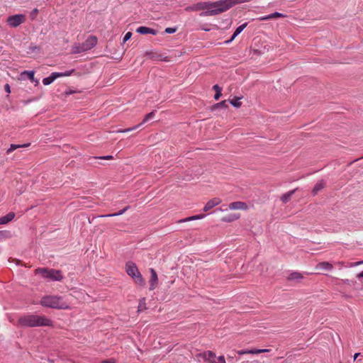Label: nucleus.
<instances>
[{
  "label": "nucleus",
  "instance_id": "42",
  "mask_svg": "<svg viewBox=\"0 0 363 363\" xmlns=\"http://www.w3.org/2000/svg\"><path fill=\"white\" fill-rule=\"evenodd\" d=\"M33 11H34V13H37L38 11V9H35Z\"/></svg>",
  "mask_w": 363,
  "mask_h": 363
},
{
  "label": "nucleus",
  "instance_id": "26",
  "mask_svg": "<svg viewBox=\"0 0 363 363\" xmlns=\"http://www.w3.org/2000/svg\"><path fill=\"white\" fill-rule=\"evenodd\" d=\"M213 89L215 90L216 91V94H215V96H214V99L216 100H218L219 98L221 96V91H222V89L218 85V84H216L213 86Z\"/></svg>",
  "mask_w": 363,
  "mask_h": 363
},
{
  "label": "nucleus",
  "instance_id": "35",
  "mask_svg": "<svg viewBox=\"0 0 363 363\" xmlns=\"http://www.w3.org/2000/svg\"><path fill=\"white\" fill-rule=\"evenodd\" d=\"M95 159H101V160H113V157L112 155H106V156H102V157H96Z\"/></svg>",
  "mask_w": 363,
  "mask_h": 363
},
{
  "label": "nucleus",
  "instance_id": "30",
  "mask_svg": "<svg viewBox=\"0 0 363 363\" xmlns=\"http://www.w3.org/2000/svg\"><path fill=\"white\" fill-rule=\"evenodd\" d=\"M239 99H240L239 98L233 99H232V100L230 101V104H231L233 106H235V107H236V108H239V107H240V106H241V104H241V102H240V101H239Z\"/></svg>",
  "mask_w": 363,
  "mask_h": 363
},
{
  "label": "nucleus",
  "instance_id": "41",
  "mask_svg": "<svg viewBox=\"0 0 363 363\" xmlns=\"http://www.w3.org/2000/svg\"><path fill=\"white\" fill-rule=\"evenodd\" d=\"M358 277H363V271L357 275Z\"/></svg>",
  "mask_w": 363,
  "mask_h": 363
},
{
  "label": "nucleus",
  "instance_id": "21",
  "mask_svg": "<svg viewBox=\"0 0 363 363\" xmlns=\"http://www.w3.org/2000/svg\"><path fill=\"white\" fill-rule=\"evenodd\" d=\"M57 78V72H52L48 77L43 79L44 85H49L52 83Z\"/></svg>",
  "mask_w": 363,
  "mask_h": 363
},
{
  "label": "nucleus",
  "instance_id": "37",
  "mask_svg": "<svg viewBox=\"0 0 363 363\" xmlns=\"http://www.w3.org/2000/svg\"><path fill=\"white\" fill-rule=\"evenodd\" d=\"M4 89H5V91H6L8 94L11 93V88H10V86H9V84H6L4 86Z\"/></svg>",
  "mask_w": 363,
  "mask_h": 363
},
{
  "label": "nucleus",
  "instance_id": "17",
  "mask_svg": "<svg viewBox=\"0 0 363 363\" xmlns=\"http://www.w3.org/2000/svg\"><path fill=\"white\" fill-rule=\"evenodd\" d=\"M15 217V213L13 212H10L6 216L0 218V225L7 224L9 222L11 221Z\"/></svg>",
  "mask_w": 363,
  "mask_h": 363
},
{
  "label": "nucleus",
  "instance_id": "10",
  "mask_svg": "<svg viewBox=\"0 0 363 363\" xmlns=\"http://www.w3.org/2000/svg\"><path fill=\"white\" fill-rule=\"evenodd\" d=\"M229 208L230 210H243L246 211L248 209V206L246 203L242 201H235L229 204Z\"/></svg>",
  "mask_w": 363,
  "mask_h": 363
},
{
  "label": "nucleus",
  "instance_id": "34",
  "mask_svg": "<svg viewBox=\"0 0 363 363\" xmlns=\"http://www.w3.org/2000/svg\"><path fill=\"white\" fill-rule=\"evenodd\" d=\"M216 107H221V108H227L228 105L226 104V101H223L220 103H218L215 106Z\"/></svg>",
  "mask_w": 363,
  "mask_h": 363
},
{
  "label": "nucleus",
  "instance_id": "4",
  "mask_svg": "<svg viewBox=\"0 0 363 363\" xmlns=\"http://www.w3.org/2000/svg\"><path fill=\"white\" fill-rule=\"evenodd\" d=\"M19 324L27 327L51 325L50 319H19Z\"/></svg>",
  "mask_w": 363,
  "mask_h": 363
},
{
  "label": "nucleus",
  "instance_id": "14",
  "mask_svg": "<svg viewBox=\"0 0 363 363\" xmlns=\"http://www.w3.org/2000/svg\"><path fill=\"white\" fill-rule=\"evenodd\" d=\"M136 32L140 34H143V35L149 34V33L152 34V35H156L157 33V30H155L152 28H150L145 27V26L138 27L136 30Z\"/></svg>",
  "mask_w": 363,
  "mask_h": 363
},
{
  "label": "nucleus",
  "instance_id": "16",
  "mask_svg": "<svg viewBox=\"0 0 363 363\" xmlns=\"http://www.w3.org/2000/svg\"><path fill=\"white\" fill-rule=\"evenodd\" d=\"M316 269L321 270L330 271L333 269L332 264L328 262H321L316 265Z\"/></svg>",
  "mask_w": 363,
  "mask_h": 363
},
{
  "label": "nucleus",
  "instance_id": "3",
  "mask_svg": "<svg viewBox=\"0 0 363 363\" xmlns=\"http://www.w3.org/2000/svg\"><path fill=\"white\" fill-rule=\"evenodd\" d=\"M125 269L127 274L131 277L135 279V281L139 284L143 285L145 284V281L142 277L140 273L139 272L138 267L133 262H128L125 265Z\"/></svg>",
  "mask_w": 363,
  "mask_h": 363
},
{
  "label": "nucleus",
  "instance_id": "33",
  "mask_svg": "<svg viewBox=\"0 0 363 363\" xmlns=\"http://www.w3.org/2000/svg\"><path fill=\"white\" fill-rule=\"evenodd\" d=\"M177 30V28H167L164 31L166 33L171 34V33H174Z\"/></svg>",
  "mask_w": 363,
  "mask_h": 363
},
{
  "label": "nucleus",
  "instance_id": "39",
  "mask_svg": "<svg viewBox=\"0 0 363 363\" xmlns=\"http://www.w3.org/2000/svg\"><path fill=\"white\" fill-rule=\"evenodd\" d=\"M363 264V261H359V262H354V263H352L350 264L351 267H354V266H358V265H360Z\"/></svg>",
  "mask_w": 363,
  "mask_h": 363
},
{
  "label": "nucleus",
  "instance_id": "36",
  "mask_svg": "<svg viewBox=\"0 0 363 363\" xmlns=\"http://www.w3.org/2000/svg\"><path fill=\"white\" fill-rule=\"evenodd\" d=\"M132 36V33L131 32H128L126 33V34L125 35L124 38H123V43H125L126 41H128Z\"/></svg>",
  "mask_w": 363,
  "mask_h": 363
},
{
  "label": "nucleus",
  "instance_id": "2",
  "mask_svg": "<svg viewBox=\"0 0 363 363\" xmlns=\"http://www.w3.org/2000/svg\"><path fill=\"white\" fill-rule=\"evenodd\" d=\"M35 272L36 274H40L42 277L50 281H61L63 279L61 271L54 269L38 268Z\"/></svg>",
  "mask_w": 363,
  "mask_h": 363
},
{
  "label": "nucleus",
  "instance_id": "27",
  "mask_svg": "<svg viewBox=\"0 0 363 363\" xmlns=\"http://www.w3.org/2000/svg\"><path fill=\"white\" fill-rule=\"evenodd\" d=\"M27 75L28 79L31 81V82H35L36 84H38V80H35V78H34V72L33 71H24L23 72H22V75Z\"/></svg>",
  "mask_w": 363,
  "mask_h": 363
},
{
  "label": "nucleus",
  "instance_id": "15",
  "mask_svg": "<svg viewBox=\"0 0 363 363\" xmlns=\"http://www.w3.org/2000/svg\"><path fill=\"white\" fill-rule=\"evenodd\" d=\"M303 279V274L298 272H292L287 277L289 281H300Z\"/></svg>",
  "mask_w": 363,
  "mask_h": 363
},
{
  "label": "nucleus",
  "instance_id": "24",
  "mask_svg": "<svg viewBox=\"0 0 363 363\" xmlns=\"http://www.w3.org/2000/svg\"><path fill=\"white\" fill-rule=\"evenodd\" d=\"M284 16H285L283 13H281L279 12H275L274 13H272L270 15H268V16L261 18V20L266 21V20H269L272 18H281V17H284Z\"/></svg>",
  "mask_w": 363,
  "mask_h": 363
},
{
  "label": "nucleus",
  "instance_id": "7",
  "mask_svg": "<svg viewBox=\"0 0 363 363\" xmlns=\"http://www.w3.org/2000/svg\"><path fill=\"white\" fill-rule=\"evenodd\" d=\"M185 10L186 11H203V10L207 11L206 1L199 2L194 5L187 6L185 9Z\"/></svg>",
  "mask_w": 363,
  "mask_h": 363
},
{
  "label": "nucleus",
  "instance_id": "31",
  "mask_svg": "<svg viewBox=\"0 0 363 363\" xmlns=\"http://www.w3.org/2000/svg\"><path fill=\"white\" fill-rule=\"evenodd\" d=\"M146 56H147L148 58H150V59H154V60H160V55H157L156 53H154V52H147Z\"/></svg>",
  "mask_w": 363,
  "mask_h": 363
},
{
  "label": "nucleus",
  "instance_id": "19",
  "mask_svg": "<svg viewBox=\"0 0 363 363\" xmlns=\"http://www.w3.org/2000/svg\"><path fill=\"white\" fill-rule=\"evenodd\" d=\"M30 145V143H25V144H23V145H16V144H11L10 145V147L6 150V154L7 155H9L11 154L13 151L17 150L18 148H20V147H28Z\"/></svg>",
  "mask_w": 363,
  "mask_h": 363
},
{
  "label": "nucleus",
  "instance_id": "13",
  "mask_svg": "<svg viewBox=\"0 0 363 363\" xmlns=\"http://www.w3.org/2000/svg\"><path fill=\"white\" fill-rule=\"evenodd\" d=\"M150 272L151 274L150 280V289L154 290L157 285V281H158L157 274L155 270L152 268H151L150 269Z\"/></svg>",
  "mask_w": 363,
  "mask_h": 363
},
{
  "label": "nucleus",
  "instance_id": "32",
  "mask_svg": "<svg viewBox=\"0 0 363 363\" xmlns=\"http://www.w3.org/2000/svg\"><path fill=\"white\" fill-rule=\"evenodd\" d=\"M10 236H11V234L9 231H6V230H1L0 231V237L7 238H9Z\"/></svg>",
  "mask_w": 363,
  "mask_h": 363
},
{
  "label": "nucleus",
  "instance_id": "18",
  "mask_svg": "<svg viewBox=\"0 0 363 363\" xmlns=\"http://www.w3.org/2000/svg\"><path fill=\"white\" fill-rule=\"evenodd\" d=\"M298 189H294L288 191L287 193L284 194L280 199L284 203H286L291 198L292 195L296 192Z\"/></svg>",
  "mask_w": 363,
  "mask_h": 363
},
{
  "label": "nucleus",
  "instance_id": "40",
  "mask_svg": "<svg viewBox=\"0 0 363 363\" xmlns=\"http://www.w3.org/2000/svg\"><path fill=\"white\" fill-rule=\"evenodd\" d=\"M360 355V353H356L354 355V360H355Z\"/></svg>",
  "mask_w": 363,
  "mask_h": 363
},
{
  "label": "nucleus",
  "instance_id": "22",
  "mask_svg": "<svg viewBox=\"0 0 363 363\" xmlns=\"http://www.w3.org/2000/svg\"><path fill=\"white\" fill-rule=\"evenodd\" d=\"M205 214H200L196 216H190L184 219H181L178 221V223H184L188 222L191 220H198V219H202L205 217Z\"/></svg>",
  "mask_w": 363,
  "mask_h": 363
},
{
  "label": "nucleus",
  "instance_id": "6",
  "mask_svg": "<svg viewBox=\"0 0 363 363\" xmlns=\"http://www.w3.org/2000/svg\"><path fill=\"white\" fill-rule=\"evenodd\" d=\"M26 21V16L23 14H16L11 16L7 18V23L13 28H16Z\"/></svg>",
  "mask_w": 363,
  "mask_h": 363
},
{
  "label": "nucleus",
  "instance_id": "23",
  "mask_svg": "<svg viewBox=\"0 0 363 363\" xmlns=\"http://www.w3.org/2000/svg\"><path fill=\"white\" fill-rule=\"evenodd\" d=\"M247 25V23H243L242 25L238 26L236 28L235 31L234 32L231 39L228 42L233 40L235 38V37L237 35H238L246 28Z\"/></svg>",
  "mask_w": 363,
  "mask_h": 363
},
{
  "label": "nucleus",
  "instance_id": "9",
  "mask_svg": "<svg viewBox=\"0 0 363 363\" xmlns=\"http://www.w3.org/2000/svg\"><path fill=\"white\" fill-rule=\"evenodd\" d=\"M97 43V38L95 36L89 37L83 44V50H90Z\"/></svg>",
  "mask_w": 363,
  "mask_h": 363
},
{
  "label": "nucleus",
  "instance_id": "8",
  "mask_svg": "<svg viewBox=\"0 0 363 363\" xmlns=\"http://www.w3.org/2000/svg\"><path fill=\"white\" fill-rule=\"evenodd\" d=\"M154 116H155V111H152V112L149 113L148 114H147V115L145 116V118H144V119H143V122H142L140 124H139V125H136V126H134V127H133V128H127V129H124V130H117V132H118V133H126V132H129V131H131V130H135L137 128H138L139 126H140L142 124H143V123H146V122H147V121H148L150 119L152 118Z\"/></svg>",
  "mask_w": 363,
  "mask_h": 363
},
{
  "label": "nucleus",
  "instance_id": "28",
  "mask_svg": "<svg viewBox=\"0 0 363 363\" xmlns=\"http://www.w3.org/2000/svg\"><path fill=\"white\" fill-rule=\"evenodd\" d=\"M128 208H129V206H126L123 210L118 211V213L101 216V217H111V216H120V215L123 214Z\"/></svg>",
  "mask_w": 363,
  "mask_h": 363
},
{
  "label": "nucleus",
  "instance_id": "5",
  "mask_svg": "<svg viewBox=\"0 0 363 363\" xmlns=\"http://www.w3.org/2000/svg\"><path fill=\"white\" fill-rule=\"evenodd\" d=\"M197 358H202L209 363H225L224 356L216 357V354L212 351H207L196 354Z\"/></svg>",
  "mask_w": 363,
  "mask_h": 363
},
{
  "label": "nucleus",
  "instance_id": "11",
  "mask_svg": "<svg viewBox=\"0 0 363 363\" xmlns=\"http://www.w3.org/2000/svg\"><path fill=\"white\" fill-rule=\"evenodd\" d=\"M270 350L269 349H252V350H239L237 353L240 355L245 354H257L264 352H269Z\"/></svg>",
  "mask_w": 363,
  "mask_h": 363
},
{
  "label": "nucleus",
  "instance_id": "38",
  "mask_svg": "<svg viewBox=\"0 0 363 363\" xmlns=\"http://www.w3.org/2000/svg\"><path fill=\"white\" fill-rule=\"evenodd\" d=\"M101 363H116V360L114 359H109L101 362Z\"/></svg>",
  "mask_w": 363,
  "mask_h": 363
},
{
  "label": "nucleus",
  "instance_id": "29",
  "mask_svg": "<svg viewBox=\"0 0 363 363\" xmlns=\"http://www.w3.org/2000/svg\"><path fill=\"white\" fill-rule=\"evenodd\" d=\"M74 72H75L74 69H71V70L67 71L65 72H57V78L61 77H68Z\"/></svg>",
  "mask_w": 363,
  "mask_h": 363
},
{
  "label": "nucleus",
  "instance_id": "20",
  "mask_svg": "<svg viewBox=\"0 0 363 363\" xmlns=\"http://www.w3.org/2000/svg\"><path fill=\"white\" fill-rule=\"evenodd\" d=\"M325 185V183L323 180L318 181L312 191L313 194H317L320 190H322L324 188Z\"/></svg>",
  "mask_w": 363,
  "mask_h": 363
},
{
  "label": "nucleus",
  "instance_id": "25",
  "mask_svg": "<svg viewBox=\"0 0 363 363\" xmlns=\"http://www.w3.org/2000/svg\"><path fill=\"white\" fill-rule=\"evenodd\" d=\"M240 218V214H230L222 218L224 222H232L238 220Z\"/></svg>",
  "mask_w": 363,
  "mask_h": 363
},
{
  "label": "nucleus",
  "instance_id": "12",
  "mask_svg": "<svg viewBox=\"0 0 363 363\" xmlns=\"http://www.w3.org/2000/svg\"><path fill=\"white\" fill-rule=\"evenodd\" d=\"M221 201H222L221 199L219 198H213V199L209 200L205 205V206L203 208V211L205 212L210 211L213 207L220 204L221 203Z\"/></svg>",
  "mask_w": 363,
  "mask_h": 363
},
{
  "label": "nucleus",
  "instance_id": "1",
  "mask_svg": "<svg viewBox=\"0 0 363 363\" xmlns=\"http://www.w3.org/2000/svg\"><path fill=\"white\" fill-rule=\"evenodd\" d=\"M40 304L52 308L64 309L67 308V303L57 296H45L40 300Z\"/></svg>",
  "mask_w": 363,
  "mask_h": 363
}]
</instances>
